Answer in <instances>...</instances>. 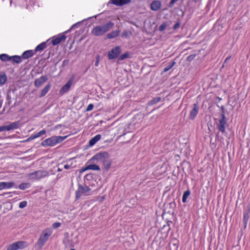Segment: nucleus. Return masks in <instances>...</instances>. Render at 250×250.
<instances>
[{"mask_svg":"<svg viewBox=\"0 0 250 250\" xmlns=\"http://www.w3.org/2000/svg\"><path fill=\"white\" fill-rule=\"evenodd\" d=\"M175 63V62H172L169 63L168 65L164 69L163 71L164 72L168 71L174 65Z\"/></svg>","mask_w":250,"mask_h":250,"instance_id":"nucleus-31","label":"nucleus"},{"mask_svg":"<svg viewBox=\"0 0 250 250\" xmlns=\"http://www.w3.org/2000/svg\"><path fill=\"white\" fill-rule=\"evenodd\" d=\"M114 25V23L109 21L104 25H98L91 30V34L94 36H100L108 32Z\"/></svg>","mask_w":250,"mask_h":250,"instance_id":"nucleus-2","label":"nucleus"},{"mask_svg":"<svg viewBox=\"0 0 250 250\" xmlns=\"http://www.w3.org/2000/svg\"><path fill=\"white\" fill-rule=\"evenodd\" d=\"M61 225V224L59 222H55L53 224L52 227L53 229H56L60 227Z\"/></svg>","mask_w":250,"mask_h":250,"instance_id":"nucleus-37","label":"nucleus"},{"mask_svg":"<svg viewBox=\"0 0 250 250\" xmlns=\"http://www.w3.org/2000/svg\"><path fill=\"white\" fill-rule=\"evenodd\" d=\"M34 53L33 52V50H27V51H24L22 53V54L21 55V57L22 59H28L29 58L32 57L34 55Z\"/></svg>","mask_w":250,"mask_h":250,"instance_id":"nucleus-17","label":"nucleus"},{"mask_svg":"<svg viewBox=\"0 0 250 250\" xmlns=\"http://www.w3.org/2000/svg\"><path fill=\"white\" fill-rule=\"evenodd\" d=\"M21 56H19L18 55H15L13 56H11V61H12L13 62L20 63L21 62Z\"/></svg>","mask_w":250,"mask_h":250,"instance_id":"nucleus-23","label":"nucleus"},{"mask_svg":"<svg viewBox=\"0 0 250 250\" xmlns=\"http://www.w3.org/2000/svg\"><path fill=\"white\" fill-rule=\"evenodd\" d=\"M225 64L226 63H224V62L223 63V65H222V67H224L225 66Z\"/></svg>","mask_w":250,"mask_h":250,"instance_id":"nucleus-50","label":"nucleus"},{"mask_svg":"<svg viewBox=\"0 0 250 250\" xmlns=\"http://www.w3.org/2000/svg\"><path fill=\"white\" fill-rule=\"evenodd\" d=\"M181 23L180 21H177L173 26V29L174 30H176L178 28H179L180 26Z\"/></svg>","mask_w":250,"mask_h":250,"instance_id":"nucleus-38","label":"nucleus"},{"mask_svg":"<svg viewBox=\"0 0 250 250\" xmlns=\"http://www.w3.org/2000/svg\"><path fill=\"white\" fill-rule=\"evenodd\" d=\"M72 166H71V165H65L64 166V168H65V169H69V168H72Z\"/></svg>","mask_w":250,"mask_h":250,"instance_id":"nucleus-44","label":"nucleus"},{"mask_svg":"<svg viewBox=\"0 0 250 250\" xmlns=\"http://www.w3.org/2000/svg\"><path fill=\"white\" fill-rule=\"evenodd\" d=\"M87 169H85V167L84 168H83V169H82L80 171L81 172H83L85 170H87Z\"/></svg>","mask_w":250,"mask_h":250,"instance_id":"nucleus-47","label":"nucleus"},{"mask_svg":"<svg viewBox=\"0 0 250 250\" xmlns=\"http://www.w3.org/2000/svg\"><path fill=\"white\" fill-rule=\"evenodd\" d=\"M167 26V22H163L159 27V30L161 32L163 31L166 28V27Z\"/></svg>","mask_w":250,"mask_h":250,"instance_id":"nucleus-34","label":"nucleus"},{"mask_svg":"<svg viewBox=\"0 0 250 250\" xmlns=\"http://www.w3.org/2000/svg\"><path fill=\"white\" fill-rule=\"evenodd\" d=\"M121 53V48L120 46H117L113 48L108 52L107 57L108 59L112 60L118 58Z\"/></svg>","mask_w":250,"mask_h":250,"instance_id":"nucleus-8","label":"nucleus"},{"mask_svg":"<svg viewBox=\"0 0 250 250\" xmlns=\"http://www.w3.org/2000/svg\"><path fill=\"white\" fill-rule=\"evenodd\" d=\"M27 204V203L26 201H22L19 204V208H23L26 207Z\"/></svg>","mask_w":250,"mask_h":250,"instance_id":"nucleus-35","label":"nucleus"},{"mask_svg":"<svg viewBox=\"0 0 250 250\" xmlns=\"http://www.w3.org/2000/svg\"><path fill=\"white\" fill-rule=\"evenodd\" d=\"M52 231L50 229H46L43 231L40 236L37 242L36 243V247L38 249H41L47 241L49 237L52 234Z\"/></svg>","mask_w":250,"mask_h":250,"instance_id":"nucleus-4","label":"nucleus"},{"mask_svg":"<svg viewBox=\"0 0 250 250\" xmlns=\"http://www.w3.org/2000/svg\"><path fill=\"white\" fill-rule=\"evenodd\" d=\"M47 47V44L45 42H43L41 44H39L36 47L34 52L35 53L38 51H42Z\"/></svg>","mask_w":250,"mask_h":250,"instance_id":"nucleus-21","label":"nucleus"},{"mask_svg":"<svg viewBox=\"0 0 250 250\" xmlns=\"http://www.w3.org/2000/svg\"><path fill=\"white\" fill-rule=\"evenodd\" d=\"M35 139V138L34 135H32L30 136L29 138H28L26 140H24L23 142H28L32 140H34Z\"/></svg>","mask_w":250,"mask_h":250,"instance_id":"nucleus-42","label":"nucleus"},{"mask_svg":"<svg viewBox=\"0 0 250 250\" xmlns=\"http://www.w3.org/2000/svg\"><path fill=\"white\" fill-rule=\"evenodd\" d=\"M0 59L3 62L10 61L11 56L6 54H1L0 55Z\"/></svg>","mask_w":250,"mask_h":250,"instance_id":"nucleus-26","label":"nucleus"},{"mask_svg":"<svg viewBox=\"0 0 250 250\" xmlns=\"http://www.w3.org/2000/svg\"><path fill=\"white\" fill-rule=\"evenodd\" d=\"M190 191L189 189L187 190L184 192L182 197V202L183 203H186L187 202V198L190 195Z\"/></svg>","mask_w":250,"mask_h":250,"instance_id":"nucleus-29","label":"nucleus"},{"mask_svg":"<svg viewBox=\"0 0 250 250\" xmlns=\"http://www.w3.org/2000/svg\"><path fill=\"white\" fill-rule=\"evenodd\" d=\"M199 109V106L197 102L194 104L192 105V109L190 113V116L189 118L191 120H194L195 117L197 116V115L198 113Z\"/></svg>","mask_w":250,"mask_h":250,"instance_id":"nucleus-10","label":"nucleus"},{"mask_svg":"<svg viewBox=\"0 0 250 250\" xmlns=\"http://www.w3.org/2000/svg\"><path fill=\"white\" fill-rule=\"evenodd\" d=\"M161 98L159 97L154 98L148 102V104L149 105H154L159 102L161 101Z\"/></svg>","mask_w":250,"mask_h":250,"instance_id":"nucleus-27","label":"nucleus"},{"mask_svg":"<svg viewBox=\"0 0 250 250\" xmlns=\"http://www.w3.org/2000/svg\"><path fill=\"white\" fill-rule=\"evenodd\" d=\"M91 189L86 185L79 184L78 190L76 191V199H79L83 194L88 192Z\"/></svg>","mask_w":250,"mask_h":250,"instance_id":"nucleus-7","label":"nucleus"},{"mask_svg":"<svg viewBox=\"0 0 250 250\" xmlns=\"http://www.w3.org/2000/svg\"><path fill=\"white\" fill-rule=\"evenodd\" d=\"M230 56H229V57H228L225 59V61H224V63H227V62H228V61L229 60V59H230Z\"/></svg>","mask_w":250,"mask_h":250,"instance_id":"nucleus-46","label":"nucleus"},{"mask_svg":"<svg viewBox=\"0 0 250 250\" xmlns=\"http://www.w3.org/2000/svg\"><path fill=\"white\" fill-rule=\"evenodd\" d=\"M62 169L61 168H58V171H62Z\"/></svg>","mask_w":250,"mask_h":250,"instance_id":"nucleus-48","label":"nucleus"},{"mask_svg":"<svg viewBox=\"0 0 250 250\" xmlns=\"http://www.w3.org/2000/svg\"><path fill=\"white\" fill-rule=\"evenodd\" d=\"M30 184L29 183H22L19 186V188L21 190H24L30 187Z\"/></svg>","mask_w":250,"mask_h":250,"instance_id":"nucleus-30","label":"nucleus"},{"mask_svg":"<svg viewBox=\"0 0 250 250\" xmlns=\"http://www.w3.org/2000/svg\"><path fill=\"white\" fill-rule=\"evenodd\" d=\"M196 54H191L188 56L187 59V60L189 62L192 61L195 57Z\"/></svg>","mask_w":250,"mask_h":250,"instance_id":"nucleus-36","label":"nucleus"},{"mask_svg":"<svg viewBox=\"0 0 250 250\" xmlns=\"http://www.w3.org/2000/svg\"><path fill=\"white\" fill-rule=\"evenodd\" d=\"M46 133V130L45 129L42 130L41 131H39V132L35 134H34V136L36 138H38L42 135L45 134Z\"/></svg>","mask_w":250,"mask_h":250,"instance_id":"nucleus-32","label":"nucleus"},{"mask_svg":"<svg viewBox=\"0 0 250 250\" xmlns=\"http://www.w3.org/2000/svg\"><path fill=\"white\" fill-rule=\"evenodd\" d=\"M127 33L126 31L122 33V37H126L127 36Z\"/></svg>","mask_w":250,"mask_h":250,"instance_id":"nucleus-45","label":"nucleus"},{"mask_svg":"<svg viewBox=\"0 0 250 250\" xmlns=\"http://www.w3.org/2000/svg\"><path fill=\"white\" fill-rule=\"evenodd\" d=\"M85 169H90L94 170H100V167L96 164L89 165L85 167Z\"/></svg>","mask_w":250,"mask_h":250,"instance_id":"nucleus-22","label":"nucleus"},{"mask_svg":"<svg viewBox=\"0 0 250 250\" xmlns=\"http://www.w3.org/2000/svg\"><path fill=\"white\" fill-rule=\"evenodd\" d=\"M7 76L4 73H0V84L3 85L7 81Z\"/></svg>","mask_w":250,"mask_h":250,"instance_id":"nucleus-25","label":"nucleus"},{"mask_svg":"<svg viewBox=\"0 0 250 250\" xmlns=\"http://www.w3.org/2000/svg\"><path fill=\"white\" fill-rule=\"evenodd\" d=\"M131 0H110L108 3H110L116 6H121L129 3Z\"/></svg>","mask_w":250,"mask_h":250,"instance_id":"nucleus-14","label":"nucleus"},{"mask_svg":"<svg viewBox=\"0 0 250 250\" xmlns=\"http://www.w3.org/2000/svg\"><path fill=\"white\" fill-rule=\"evenodd\" d=\"M169 223H172V222L171 221H169L167 222V224H168V226H169Z\"/></svg>","mask_w":250,"mask_h":250,"instance_id":"nucleus-51","label":"nucleus"},{"mask_svg":"<svg viewBox=\"0 0 250 250\" xmlns=\"http://www.w3.org/2000/svg\"><path fill=\"white\" fill-rule=\"evenodd\" d=\"M216 127H219V124H216Z\"/></svg>","mask_w":250,"mask_h":250,"instance_id":"nucleus-52","label":"nucleus"},{"mask_svg":"<svg viewBox=\"0 0 250 250\" xmlns=\"http://www.w3.org/2000/svg\"><path fill=\"white\" fill-rule=\"evenodd\" d=\"M75 250V249H71V250Z\"/></svg>","mask_w":250,"mask_h":250,"instance_id":"nucleus-54","label":"nucleus"},{"mask_svg":"<svg viewBox=\"0 0 250 250\" xmlns=\"http://www.w3.org/2000/svg\"><path fill=\"white\" fill-rule=\"evenodd\" d=\"M100 60V56L99 55H97L96 57V62L95 63V65L96 66H98L99 65Z\"/></svg>","mask_w":250,"mask_h":250,"instance_id":"nucleus-39","label":"nucleus"},{"mask_svg":"<svg viewBox=\"0 0 250 250\" xmlns=\"http://www.w3.org/2000/svg\"><path fill=\"white\" fill-rule=\"evenodd\" d=\"M93 107H94V105H93V104H89L87 106V108H86V111H91V110H92L93 109Z\"/></svg>","mask_w":250,"mask_h":250,"instance_id":"nucleus-40","label":"nucleus"},{"mask_svg":"<svg viewBox=\"0 0 250 250\" xmlns=\"http://www.w3.org/2000/svg\"><path fill=\"white\" fill-rule=\"evenodd\" d=\"M73 82V79L71 78L69 79L66 83L64 84L61 89L60 90V93L61 95H62L66 92H67L70 89L71 85Z\"/></svg>","mask_w":250,"mask_h":250,"instance_id":"nucleus-13","label":"nucleus"},{"mask_svg":"<svg viewBox=\"0 0 250 250\" xmlns=\"http://www.w3.org/2000/svg\"><path fill=\"white\" fill-rule=\"evenodd\" d=\"M66 138L67 136L63 137L53 136L43 141L41 143V145L44 147L53 146L62 142Z\"/></svg>","mask_w":250,"mask_h":250,"instance_id":"nucleus-3","label":"nucleus"},{"mask_svg":"<svg viewBox=\"0 0 250 250\" xmlns=\"http://www.w3.org/2000/svg\"><path fill=\"white\" fill-rule=\"evenodd\" d=\"M161 6V3L159 0H154L150 4V8L153 11H157L159 9Z\"/></svg>","mask_w":250,"mask_h":250,"instance_id":"nucleus-16","label":"nucleus"},{"mask_svg":"<svg viewBox=\"0 0 250 250\" xmlns=\"http://www.w3.org/2000/svg\"><path fill=\"white\" fill-rule=\"evenodd\" d=\"M21 123L20 121H16L11 123L8 125H2L0 126V132L5 131H10L19 128Z\"/></svg>","mask_w":250,"mask_h":250,"instance_id":"nucleus-6","label":"nucleus"},{"mask_svg":"<svg viewBox=\"0 0 250 250\" xmlns=\"http://www.w3.org/2000/svg\"><path fill=\"white\" fill-rule=\"evenodd\" d=\"M5 185V184L4 182H0V190H2L3 189L5 188L4 186Z\"/></svg>","mask_w":250,"mask_h":250,"instance_id":"nucleus-43","label":"nucleus"},{"mask_svg":"<svg viewBox=\"0 0 250 250\" xmlns=\"http://www.w3.org/2000/svg\"><path fill=\"white\" fill-rule=\"evenodd\" d=\"M250 213V206L248 207V209L244 212V217H243V222L244 223V224H245V228L246 227L248 221L249 219Z\"/></svg>","mask_w":250,"mask_h":250,"instance_id":"nucleus-19","label":"nucleus"},{"mask_svg":"<svg viewBox=\"0 0 250 250\" xmlns=\"http://www.w3.org/2000/svg\"><path fill=\"white\" fill-rule=\"evenodd\" d=\"M97 161H102L103 163L104 168L108 170L111 167V162L109 159V154L106 152H100L94 155L89 160V162L95 163Z\"/></svg>","mask_w":250,"mask_h":250,"instance_id":"nucleus-1","label":"nucleus"},{"mask_svg":"<svg viewBox=\"0 0 250 250\" xmlns=\"http://www.w3.org/2000/svg\"><path fill=\"white\" fill-rule=\"evenodd\" d=\"M173 204V205H175V203L174 202H171V203H170V206H172Z\"/></svg>","mask_w":250,"mask_h":250,"instance_id":"nucleus-49","label":"nucleus"},{"mask_svg":"<svg viewBox=\"0 0 250 250\" xmlns=\"http://www.w3.org/2000/svg\"><path fill=\"white\" fill-rule=\"evenodd\" d=\"M5 185L4 186L5 188H10L15 186V183L13 182H4Z\"/></svg>","mask_w":250,"mask_h":250,"instance_id":"nucleus-33","label":"nucleus"},{"mask_svg":"<svg viewBox=\"0 0 250 250\" xmlns=\"http://www.w3.org/2000/svg\"><path fill=\"white\" fill-rule=\"evenodd\" d=\"M66 39V36L62 35L60 37H57L52 41V43L53 45H56L60 43L61 42H64Z\"/></svg>","mask_w":250,"mask_h":250,"instance_id":"nucleus-15","label":"nucleus"},{"mask_svg":"<svg viewBox=\"0 0 250 250\" xmlns=\"http://www.w3.org/2000/svg\"><path fill=\"white\" fill-rule=\"evenodd\" d=\"M101 138V135L100 134H97L92 138H91L89 141V145L90 146H93Z\"/></svg>","mask_w":250,"mask_h":250,"instance_id":"nucleus-18","label":"nucleus"},{"mask_svg":"<svg viewBox=\"0 0 250 250\" xmlns=\"http://www.w3.org/2000/svg\"><path fill=\"white\" fill-rule=\"evenodd\" d=\"M30 176L35 175L37 179H41L43 177H47L49 175V173L47 171L45 170H37L30 174Z\"/></svg>","mask_w":250,"mask_h":250,"instance_id":"nucleus-11","label":"nucleus"},{"mask_svg":"<svg viewBox=\"0 0 250 250\" xmlns=\"http://www.w3.org/2000/svg\"><path fill=\"white\" fill-rule=\"evenodd\" d=\"M130 52L126 51L125 53L119 56V57L118 58V60L119 61H123L125 59L129 58L130 57Z\"/></svg>","mask_w":250,"mask_h":250,"instance_id":"nucleus-28","label":"nucleus"},{"mask_svg":"<svg viewBox=\"0 0 250 250\" xmlns=\"http://www.w3.org/2000/svg\"><path fill=\"white\" fill-rule=\"evenodd\" d=\"M119 34V31L118 30L113 31L111 32L106 35L107 38L108 39H113L117 37Z\"/></svg>","mask_w":250,"mask_h":250,"instance_id":"nucleus-24","label":"nucleus"},{"mask_svg":"<svg viewBox=\"0 0 250 250\" xmlns=\"http://www.w3.org/2000/svg\"><path fill=\"white\" fill-rule=\"evenodd\" d=\"M48 79L46 75L42 76L39 78L36 79L34 81V85L37 87H40Z\"/></svg>","mask_w":250,"mask_h":250,"instance_id":"nucleus-12","label":"nucleus"},{"mask_svg":"<svg viewBox=\"0 0 250 250\" xmlns=\"http://www.w3.org/2000/svg\"><path fill=\"white\" fill-rule=\"evenodd\" d=\"M28 246L27 243L25 241H18L8 245L6 250H18L23 249Z\"/></svg>","mask_w":250,"mask_h":250,"instance_id":"nucleus-5","label":"nucleus"},{"mask_svg":"<svg viewBox=\"0 0 250 250\" xmlns=\"http://www.w3.org/2000/svg\"><path fill=\"white\" fill-rule=\"evenodd\" d=\"M179 0H171L168 4L169 7H172L174 4Z\"/></svg>","mask_w":250,"mask_h":250,"instance_id":"nucleus-41","label":"nucleus"},{"mask_svg":"<svg viewBox=\"0 0 250 250\" xmlns=\"http://www.w3.org/2000/svg\"><path fill=\"white\" fill-rule=\"evenodd\" d=\"M12 3V0H10V4Z\"/></svg>","mask_w":250,"mask_h":250,"instance_id":"nucleus-53","label":"nucleus"},{"mask_svg":"<svg viewBox=\"0 0 250 250\" xmlns=\"http://www.w3.org/2000/svg\"><path fill=\"white\" fill-rule=\"evenodd\" d=\"M50 87H51V84L50 83H48L47 84H46L45 86V87L41 91V94L40 95V97L41 98V97L44 96L47 94V93L48 92V91L50 89Z\"/></svg>","mask_w":250,"mask_h":250,"instance_id":"nucleus-20","label":"nucleus"},{"mask_svg":"<svg viewBox=\"0 0 250 250\" xmlns=\"http://www.w3.org/2000/svg\"><path fill=\"white\" fill-rule=\"evenodd\" d=\"M221 119L220 120V131L224 132L225 130V125H227V119L225 117V111L223 106H221Z\"/></svg>","mask_w":250,"mask_h":250,"instance_id":"nucleus-9","label":"nucleus"}]
</instances>
